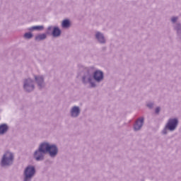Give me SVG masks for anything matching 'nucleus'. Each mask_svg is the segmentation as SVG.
I'll return each instance as SVG.
<instances>
[{"label":"nucleus","mask_w":181,"mask_h":181,"mask_svg":"<svg viewBox=\"0 0 181 181\" xmlns=\"http://www.w3.org/2000/svg\"><path fill=\"white\" fill-rule=\"evenodd\" d=\"M146 105L150 109L153 108V103L150 102V103H147Z\"/></svg>","instance_id":"20"},{"label":"nucleus","mask_w":181,"mask_h":181,"mask_svg":"<svg viewBox=\"0 0 181 181\" xmlns=\"http://www.w3.org/2000/svg\"><path fill=\"white\" fill-rule=\"evenodd\" d=\"M45 29V27L43 25H35L30 27L28 30H43Z\"/></svg>","instance_id":"17"},{"label":"nucleus","mask_w":181,"mask_h":181,"mask_svg":"<svg viewBox=\"0 0 181 181\" xmlns=\"http://www.w3.org/2000/svg\"><path fill=\"white\" fill-rule=\"evenodd\" d=\"M25 39H32L33 37V35L30 33H26L24 34Z\"/></svg>","instance_id":"19"},{"label":"nucleus","mask_w":181,"mask_h":181,"mask_svg":"<svg viewBox=\"0 0 181 181\" xmlns=\"http://www.w3.org/2000/svg\"><path fill=\"white\" fill-rule=\"evenodd\" d=\"M34 78L39 88H45L46 83H45V76L43 75H35Z\"/></svg>","instance_id":"9"},{"label":"nucleus","mask_w":181,"mask_h":181,"mask_svg":"<svg viewBox=\"0 0 181 181\" xmlns=\"http://www.w3.org/2000/svg\"><path fill=\"white\" fill-rule=\"evenodd\" d=\"M62 27L63 29H69L70 28V21L64 20L62 23Z\"/></svg>","instance_id":"16"},{"label":"nucleus","mask_w":181,"mask_h":181,"mask_svg":"<svg viewBox=\"0 0 181 181\" xmlns=\"http://www.w3.org/2000/svg\"><path fill=\"white\" fill-rule=\"evenodd\" d=\"M42 146L45 151V153H48L50 158H56L59 153V148L56 144H52L49 142H43Z\"/></svg>","instance_id":"4"},{"label":"nucleus","mask_w":181,"mask_h":181,"mask_svg":"<svg viewBox=\"0 0 181 181\" xmlns=\"http://www.w3.org/2000/svg\"><path fill=\"white\" fill-rule=\"evenodd\" d=\"M95 39L97 40V42H98V43H100V45H105V43H107L105 36H104V34L100 31L95 32Z\"/></svg>","instance_id":"11"},{"label":"nucleus","mask_w":181,"mask_h":181,"mask_svg":"<svg viewBox=\"0 0 181 181\" xmlns=\"http://www.w3.org/2000/svg\"><path fill=\"white\" fill-rule=\"evenodd\" d=\"M23 87L24 91H26V93H31V91L35 90V81L30 78L24 79Z\"/></svg>","instance_id":"7"},{"label":"nucleus","mask_w":181,"mask_h":181,"mask_svg":"<svg viewBox=\"0 0 181 181\" xmlns=\"http://www.w3.org/2000/svg\"><path fill=\"white\" fill-rule=\"evenodd\" d=\"M46 37H47V35H46V33L39 34L35 36V40L37 42H40L41 40H45Z\"/></svg>","instance_id":"15"},{"label":"nucleus","mask_w":181,"mask_h":181,"mask_svg":"<svg viewBox=\"0 0 181 181\" xmlns=\"http://www.w3.org/2000/svg\"><path fill=\"white\" fill-rule=\"evenodd\" d=\"M8 129L9 127L6 124H3L0 125V135H4V134H6L8 132Z\"/></svg>","instance_id":"14"},{"label":"nucleus","mask_w":181,"mask_h":181,"mask_svg":"<svg viewBox=\"0 0 181 181\" xmlns=\"http://www.w3.org/2000/svg\"><path fill=\"white\" fill-rule=\"evenodd\" d=\"M144 117L139 118L134 124V131H139L144 126Z\"/></svg>","instance_id":"12"},{"label":"nucleus","mask_w":181,"mask_h":181,"mask_svg":"<svg viewBox=\"0 0 181 181\" xmlns=\"http://www.w3.org/2000/svg\"><path fill=\"white\" fill-rule=\"evenodd\" d=\"M54 29V26L53 25L48 26L46 31L47 35H52Z\"/></svg>","instance_id":"18"},{"label":"nucleus","mask_w":181,"mask_h":181,"mask_svg":"<svg viewBox=\"0 0 181 181\" xmlns=\"http://www.w3.org/2000/svg\"><path fill=\"white\" fill-rule=\"evenodd\" d=\"M46 151L45 150V147L43 146V144H40L38 149L35 150L33 154V158L37 160V162H40L42 160H45V154Z\"/></svg>","instance_id":"6"},{"label":"nucleus","mask_w":181,"mask_h":181,"mask_svg":"<svg viewBox=\"0 0 181 181\" xmlns=\"http://www.w3.org/2000/svg\"><path fill=\"white\" fill-rule=\"evenodd\" d=\"M80 70H82V76H81V81L84 86H88L90 87V88H95L97 87V83L94 81L93 76V70H94V67H86L84 66H80Z\"/></svg>","instance_id":"1"},{"label":"nucleus","mask_w":181,"mask_h":181,"mask_svg":"<svg viewBox=\"0 0 181 181\" xmlns=\"http://www.w3.org/2000/svg\"><path fill=\"white\" fill-rule=\"evenodd\" d=\"M155 112H156V114H159V112H160V107H157L156 108Z\"/></svg>","instance_id":"21"},{"label":"nucleus","mask_w":181,"mask_h":181,"mask_svg":"<svg viewBox=\"0 0 181 181\" xmlns=\"http://www.w3.org/2000/svg\"><path fill=\"white\" fill-rule=\"evenodd\" d=\"M13 159H15V156H13V153L12 151H5L0 160V166L2 168L11 166V165L13 164Z\"/></svg>","instance_id":"3"},{"label":"nucleus","mask_w":181,"mask_h":181,"mask_svg":"<svg viewBox=\"0 0 181 181\" xmlns=\"http://www.w3.org/2000/svg\"><path fill=\"white\" fill-rule=\"evenodd\" d=\"M36 175V168L32 165H28L23 170V181H32V179L35 177Z\"/></svg>","instance_id":"5"},{"label":"nucleus","mask_w":181,"mask_h":181,"mask_svg":"<svg viewBox=\"0 0 181 181\" xmlns=\"http://www.w3.org/2000/svg\"><path fill=\"white\" fill-rule=\"evenodd\" d=\"M81 114V109L78 106H73L69 111L71 118H78Z\"/></svg>","instance_id":"10"},{"label":"nucleus","mask_w":181,"mask_h":181,"mask_svg":"<svg viewBox=\"0 0 181 181\" xmlns=\"http://www.w3.org/2000/svg\"><path fill=\"white\" fill-rule=\"evenodd\" d=\"M93 77L95 84H97V83H101L104 81V72L100 69H96L94 71L93 68Z\"/></svg>","instance_id":"8"},{"label":"nucleus","mask_w":181,"mask_h":181,"mask_svg":"<svg viewBox=\"0 0 181 181\" xmlns=\"http://www.w3.org/2000/svg\"><path fill=\"white\" fill-rule=\"evenodd\" d=\"M62 35V30L57 26L54 27V30H52V36L53 37H59Z\"/></svg>","instance_id":"13"},{"label":"nucleus","mask_w":181,"mask_h":181,"mask_svg":"<svg viewBox=\"0 0 181 181\" xmlns=\"http://www.w3.org/2000/svg\"><path fill=\"white\" fill-rule=\"evenodd\" d=\"M179 127V119L177 117L169 118L164 128L161 131L162 135H168V132H173Z\"/></svg>","instance_id":"2"}]
</instances>
